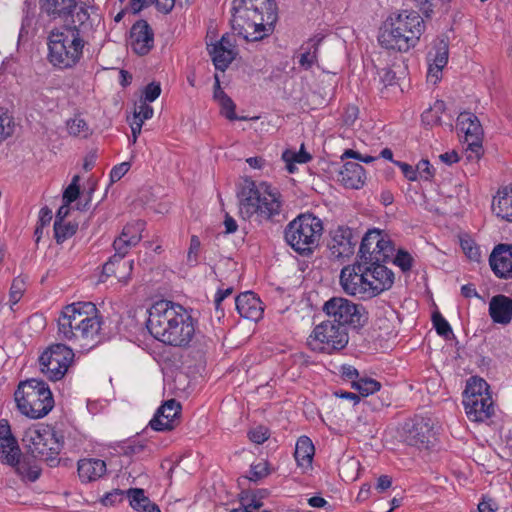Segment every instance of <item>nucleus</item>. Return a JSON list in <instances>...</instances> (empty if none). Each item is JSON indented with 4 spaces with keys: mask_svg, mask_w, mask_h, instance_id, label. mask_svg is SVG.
<instances>
[{
    "mask_svg": "<svg viewBox=\"0 0 512 512\" xmlns=\"http://www.w3.org/2000/svg\"><path fill=\"white\" fill-rule=\"evenodd\" d=\"M492 210L498 217L512 222V186L498 191L492 202Z\"/></svg>",
    "mask_w": 512,
    "mask_h": 512,
    "instance_id": "obj_31",
    "label": "nucleus"
},
{
    "mask_svg": "<svg viewBox=\"0 0 512 512\" xmlns=\"http://www.w3.org/2000/svg\"><path fill=\"white\" fill-rule=\"evenodd\" d=\"M129 45L140 56L148 54L154 46V33L146 20H138L130 29Z\"/></svg>",
    "mask_w": 512,
    "mask_h": 512,
    "instance_id": "obj_22",
    "label": "nucleus"
},
{
    "mask_svg": "<svg viewBox=\"0 0 512 512\" xmlns=\"http://www.w3.org/2000/svg\"><path fill=\"white\" fill-rule=\"evenodd\" d=\"M78 229V225L72 222H54V236L58 244L72 237Z\"/></svg>",
    "mask_w": 512,
    "mask_h": 512,
    "instance_id": "obj_41",
    "label": "nucleus"
},
{
    "mask_svg": "<svg viewBox=\"0 0 512 512\" xmlns=\"http://www.w3.org/2000/svg\"><path fill=\"white\" fill-rule=\"evenodd\" d=\"M489 315L495 323L509 324L512 320V299L501 294L492 297L489 303Z\"/></svg>",
    "mask_w": 512,
    "mask_h": 512,
    "instance_id": "obj_29",
    "label": "nucleus"
},
{
    "mask_svg": "<svg viewBox=\"0 0 512 512\" xmlns=\"http://www.w3.org/2000/svg\"><path fill=\"white\" fill-rule=\"evenodd\" d=\"M239 209L243 218L255 217L259 222H278L283 215L281 195L265 182L257 184L245 179L238 192Z\"/></svg>",
    "mask_w": 512,
    "mask_h": 512,
    "instance_id": "obj_4",
    "label": "nucleus"
},
{
    "mask_svg": "<svg viewBox=\"0 0 512 512\" xmlns=\"http://www.w3.org/2000/svg\"><path fill=\"white\" fill-rule=\"evenodd\" d=\"M366 261L357 259L356 263L344 267L340 273V285L343 291L352 296H358L362 299L374 297L371 285L364 272Z\"/></svg>",
    "mask_w": 512,
    "mask_h": 512,
    "instance_id": "obj_17",
    "label": "nucleus"
},
{
    "mask_svg": "<svg viewBox=\"0 0 512 512\" xmlns=\"http://www.w3.org/2000/svg\"><path fill=\"white\" fill-rule=\"evenodd\" d=\"M145 223L141 220L128 223L122 229L120 235L130 241V244H138L142 239V231Z\"/></svg>",
    "mask_w": 512,
    "mask_h": 512,
    "instance_id": "obj_40",
    "label": "nucleus"
},
{
    "mask_svg": "<svg viewBox=\"0 0 512 512\" xmlns=\"http://www.w3.org/2000/svg\"><path fill=\"white\" fill-rule=\"evenodd\" d=\"M9 441H17L12 435L10 425L8 421L3 420L0 422V448H4V444L7 446Z\"/></svg>",
    "mask_w": 512,
    "mask_h": 512,
    "instance_id": "obj_58",
    "label": "nucleus"
},
{
    "mask_svg": "<svg viewBox=\"0 0 512 512\" xmlns=\"http://www.w3.org/2000/svg\"><path fill=\"white\" fill-rule=\"evenodd\" d=\"M269 474L268 463L261 461L257 464H252L250 467V475L246 477L250 481H258Z\"/></svg>",
    "mask_w": 512,
    "mask_h": 512,
    "instance_id": "obj_51",
    "label": "nucleus"
},
{
    "mask_svg": "<svg viewBox=\"0 0 512 512\" xmlns=\"http://www.w3.org/2000/svg\"><path fill=\"white\" fill-rule=\"evenodd\" d=\"M136 245L137 244H130V241L128 239L120 235L113 242V248L115 250L114 255L125 257L129 250Z\"/></svg>",
    "mask_w": 512,
    "mask_h": 512,
    "instance_id": "obj_53",
    "label": "nucleus"
},
{
    "mask_svg": "<svg viewBox=\"0 0 512 512\" xmlns=\"http://www.w3.org/2000/svg\"><path fill=\"white\" fill-rule=\"evenodd\" d=\"M392 241L378 229L369 230L363 237L358 258L365 261L387 262L394 253Z\"/></svg>",
    "mask_w": 512,
    "mask_h": 512,
    "instance_id": "obj_16",
    "label": "nucleus"
},
{
    "mask_svg": "<svg viewBox=\"0 0 512 512\" xmlns=\"http://www.w3.org/2000/svg\"><path fill=\"white\" fill-rule=\"evenodd\" d=\"M90 14L86 7H80L76 12V19L68 23L61 30H52L48 36V60L59 69L75 67L83 57L86 45L81 32L87 26Z\"/></svg>",
    "mask_w": 512,
    "mask_h": 512,
    "instance_id": "obj_3",
    "label": "nucleus"
},
{
    "mask_svg": "<svg viewBox=\"0 0 512 512\" xmlns=\"http://www.w3.org/2000/svg\"><path fill=\"white\" fill-rule=\"evenodd\" d=\"M384 263L375 262L374 260L366 261L365 268H367V271L364 272V275L369 278L368 281L374 297L390 289L394 283V274Z\"/></svg>",
    "mask_w": 512,
    "mask_h": 512,
    "instance_id": "obj_20",
    "label": "nucleus"
},
{
    "mask_svg": "<svg viewBox=\"0 0 512 512\" xmlns=\"http://www.w3.org/2000/svg\"><path fill=\"white\" fill-rule=\"evenodd\" d=\"M311 158V155L304 150V144L301 145L299 152L287 149L282 153V159L286 163V168L289 173L295 172V163H307Z\"/></svg>",
    "mask_w": 512,
    "mask_h": 512,
    "instance_id": "obj_36",
    "label": "nucleus"
},
{
    "mask_svg": "<svg viewBox=\"0 0 512 512\" xmlns=\"http://www.w3.org/2000/svg\"><path fill=\"white\" fill-rule=\"evenodd\" d=\"M201 242L198 236L192 235L190 245L187 252V263L190 266H195L198 263V254L200 251Z\"/></svg>",
    "mask_w": 512,
    "mask_h": 512,
    "instance_id": "obj_50",
    "label": "nucleus"
},
{
    "mask_svg": "<svg viewBox=\"0 0 512 512\" xmlns=\"http://www.w3.org/2000/svg\"><path fill=\"white\" fill-rule=\"evenodd\" d=\"M195 333L192 317L185 310L167 333L164 344L183 347L190 343Z\"/></svg>",
    "mask_w": 512,
    "mask_h": 512,
    "instance_id": "obj_24",
    "label": "nucleus"
},
{
    "mask_svg": "<svg viewBox=\"0 0 512 512\" xmlns=\"http://www.w3.org/2000/svg\"><path fill=\"white\" fill-rule=\"evenodd\" d=\"M180 412V403L170 399L157 409L149 425L156 431L172 430L179 422Z\"/></svg>",
    "mask_w": 512,
    "mask_h": 512,
    "instance_id": "obj_23",
    "label": "nucleus"
},
{
    "mask_svg": "<svg viewBox=\"0 0 512 512\" xmlns=\"http://www.w3.org/2000/svg\"><path fill=\"white\" fill-rule=\"evenodd\" d=\"M235 305L241 317L257 321L262 318L263 307L261 300L251 291L238 295L235 299Z\"/></svg>",
    "mask_w": 512,
    "mask_h": 512,
    "instance_id": "obj_26",
    "label": "nucleus"
},
{
    "mask_svg": "<svg viewBox=\"0 0 512 512\" xmlns=\"http://www.w3.org/2000/svg\"><path fill=\"white\" fill-rule=\"evenodd\" d=\"M248 436L252 442L256 444H262L269 437L268 429L264 426H258L255 429L249 431Z\"/></svg>",
    "mask_w": 512,
    "mask_h": 512,
    "instance_id": "obj_55",
    "label": "nucleus"
},
{
    "mask_svg": "<svg viewBox=\"0 0 512 512\" xmlns=\"http://www.w3.org/2000/svg\"><path fill=\"white\" fill-rule=\"evenodd\" d=\"M314 452V445L308 437L301 436L297 440L294 456L299 466H310L314 456Z\"/></svg>",
    "mask_w": 512,
    "mask_h": 512,
    "instance_id": "obj_35",
    "label": "nucleus"
},
{
    "mask_svg": "<svg viewBox=\"0 0 512 512\" xmlns=\"http://www.w3.org/2000/svg\"><path fill=\"white\" fill-rule=\"evenodd\" d=\"M461 247L469 259L479 261L481 256L479 248L472 241L462 240Z\"/></svg>",
    "mask_w": 512,
    "mask_h": 512,
    "instance_id": "obj_54",
    "label": "nucleus"
},
{
    "mask_svg": "<svg viewBox=\"0 0 512 512\" xmlns=\"http://www.w3.org/2000/svg\"><path fill=\"white\" fill-rule=\"evenodd\" d=\"M207 48L217 70L224 72L235 59L234 38L228 33L224 34L218 42L207 44Z\"/></svg>",
    "mask_w": 512,
    "mask_h": 512,
    "instance_id": "obj_21",
    "label": "nucleus"
},
{
    "mask_svg": "<svg viewBox=\"0 0 512 512\" xmlns=\"http://www.w3.org/2000/svg\"><path fill=\"white\" fill-rule=\"evenodd\" d=\"M79 8L77 0H39L40 12L36 25L45 28L48 23L56 20L65 24L73 23Z\"/></svg>",
    "mask_w": 512,
    "mask_h": 512,
    "instance_id": "obj_15",
    "label": "nucleus"
},
{
    "mask_svg": "<svg viewBox=\"0 0 512 512\" xmlns=\"http://www.w3.org/2000/svg\"><path fill=\"white\" fill-rule=\"evenodd\" d=\"M489 264L498 278L512 279V245H496L489 256Z\"/></svg>",
    "mask_w": 512,
    "mask_h": 512,
    "instance_id": "obj_25",
    "label": "nucleus"
},
{
    "mask_svg": "<svg viewBox=\"0 0 512 512\" xmlns=\"http://www.w3.org/2000/svg\"><path fill=\"white\" fill-rule=\"evenodd\" d=\"M435 54L433 58L431 57V53L428 54V61L438 65V67H445L448 62L449 55V46L448 42L445 40H440L438 44L435 46Z\"/></svg>",
    "mask_w": 512,
    "mask_h": 512,
    "instance_id": "obj_43",
    "label": "nucleus"
},
{
    "mask_svg": "<svg viewBox=\"0 0 512 512\" xmlns=\"http://www.w3.org/2000/svg\"><path fill=\"white\" fill-rule=\"evenodd\" d=\"M80 193L79 187H75L74 185H69L63 193V202L66 204H71L74 202Z\"/></svg>",
    "mask_w": 512,
    "mask_h": 512,
    "instance_id": "obj_63",
    "label": "nucleus"
},
{
    "mask_svg": "<svg viewBox=\"0 0 512 512\" xmlns=\"http://www.w3.org/2000/svg\"><path fill=\"white\" fill-rule=\"evenodd\" d=\"M459 129L465 134L468 148L478 157L482 149L483 128L478 117L471 112H462L457 118Z\"/></svg>",
    "mask_w": 512,
    "mask_h": 512,
    "instance_id": "obj_18",
    "label": "nucleus"
},
{
    "mask_svg": "<svg viewBox=\"0 0 512 512\" xmlns=\"http://www.w3.org/2000/svg\"><path fill=\"white\" fill-rule=\"evenodd\" d=\"M21 458V450L17 441H9L8 445L0 448V461L11 467L17 465Z\"/></svg>",
    "mask_w": 512,
    "mask_h": 512,
    "instance_id": "obj_37",
    "label": "nucleus"
},
{
    "mask_svg": "<svg viewBox=\"0 0 512 512\" xmlns=\"http://www.w3.org/2000/svg\"><path fill=\"white\" fill-rule=\"evenodd\" d=\"M124 492L119 489H115L111 492L106 493L102 499L101 502L105 506H112L118 502H121L123 500Z\"/></svg>",
    "mask_w": 512,
    "mask_h": 512,
    "instance_id": "obj_59",
    "label": "nucleus"
},
{
    "mask_svg": "<svg viewBox=\"0 0 512 512\" xmlns=\"http://www.w3.org/2000/svg\"><path fill=\"white\" fill-rule=\"evenodd\" d=\"M221 107V114L230 121L246 120V117H239L235 113L236 105L233 100L228 96L218 103Z\"/></svg>",
    "mask_w": 512,
    "mask_h": 512,
    "instance_id": "obj_48",
    "label": "nucleus"
},
{
    "mask_svg": "<svg viewBox=\"0 0 512 512\" xmlns=\"http://www.w3.org/2000/svg\"><path fill=\"white\" fill-rule=\"evenodd\" d=\"M147 328L151 335L164 343L167 333L174 323L180 319L185 309L176 303L168 300H160L154 303L149 309Z\"/></svg>",
    "mask_w": 512,
    "mask_h": 512,
    "instance_id": "obj_11",
    "label": "nucleus"
},
{
    "mask_svg": "<svg viewBox=\"0 0 512 512\" xmlns=\"http://www.w3.org/2000/svg\"><path fill=\"white\" fill-rule=\"evenodd\" d=\"M153 116V108L148 104V102L140 100L139 104L135 105L134 113H133V121L142 120V124L144 120L150 119Z\"/></svg>",
    "mask_w": 512,
    "mask_h": 512,
    "instance_id": "obj_49",
    "label": "nucleus"
},
{
    "mask_svg": "<svg viewBox=\"0 0 512 512\" xmlns=\"http://www.w3.org/2000/svg\"><path fill=\"white\" fill-rule=\"evenodd\" d=\"M311 337L313 349L328 354L342 350L349 341L347 329L329 319L317 325Z\"/></svg>",
    "mask_w": 512,
    "mask_h": 512,
    "instance_id": "obj_12",
    "label": "nucleus"
},
{
    "mask_svg": "<svg viewBox=\"0 0 512 512\" xmlns=\"http://www.w3.org/2000/svg\"><path fill=\"white\" fill-rule=\"evenodd\" d=\"M477 509L478 512H495L497 510V505L491 498L483 497L478 504Z\"/></svg>",
    "mask_w": 512,
    "mask_h": 512,
    "instance_id": "obj_64",
    "label": "nucleus"
},
{
    "mask_svg": "<svg viewBox=\"0 0 512 512\" xmlns=\"http://www.w3.org/2000/svg\"><path fill=\"white\" fill-rule=\"evenodd\" d=\"M394 263L400 267L403 272L410 271L413 264V257L406 251L399 250Z\"/></svg>",
    "mask_w": 512,
    "mask_h": 512,
    "instance_id": "obj_52",
    "label": "nucleus"
},
{
    "mask_svg": "<svg viewBox=\"0 0 512 512\" xmlns=\"http://www.w3.org/2000/svg\"><path fill=\"white\" fill-rule=\"evenodd\" d=\"M424 29V20L418 12L403 11L384 22L378 41L385 49L407 52L416 46Z\"/></svg>",
    "mask_w": 512,
    "mask_h": 512,
    "instance_id": "obj_5",
    "label": "nucleus"
},
{
    "mask_svg": "<svg viewBox=\"0 0 512 512\" xmlns=\"http://www.w3.org/2000/svg\"><path fill=\"white\" fill-rule=\"evenodd\" d=\"M353 388H355L361 396L367 397L376 391H379L381 384L372 378H360L357 381H353Z\"/></svg>",
    "mask_w": 512,
    "mask_h": 512,
    "instance_id": "obj_42",
    "label": "nucleus"
},
{
    "mask_svg": "<svg viewBox=\"0 0 512 512\" xmlns=\"http://www.w3.org/2000/svg\"><path fill=\"white\" fill-rule=\"evenodd\" d=\"M67 130L70 135L79 138H87L92 134V130L90 129L87 122L80 117H74L68 120Z\"/></svg>",
    "mask_w": 512,
    "mask_h": 512,
    "instance_id": "obj_39",
    "label": "nucleus"
},
{
    "mask_svg": "<svg viewBox=\"0 0 512 512\" xmlns=\"http://www.w3.org/2000/svg\"><path fill=\"white\" fill-rule=\"evenodd\" d=\"M74 358L73 349L62 343L49 346L40 356L41 372L51 381L62 379Z\"/></svg>",
    "mask_w": 512,
    "mask_h": 512,
    "instance_id": "obj_13",
    "label": "nucleus"
},
{
    "mask_svg": "<svg viewBox=\"0 0 512 512\" xmlns=\"http://www.w3.org/2000/svg\"><path fill=\"white\" fill-rule=\"evenodd\" d=\"M322 234V220L311 213L297 216L284 230L287 244L302 256H309L314 252L319 246Z\"/></svg>",
    "mask_w": 512,
    "mask_h": 512,
    "instance_id": "obj_6",
    "label": "nucleus"
},
{
    "mask_svg": "<svg viewBox=\"0 0 512 512\" xmlns=\"http://www.w3.org/2000/svg\"><path fill=\"white\" fill-rule=\"evenodd\" d=\"M133 269V261H125L124 257L113 255L103 265V274L107 277L113 276L119 282L127 283Z\"/></svg>",
    "mask_w": 512,
    "mask_h": 512,
    "instance_id": "obj_30",
    "label": "nucleus"
},
{
    "mask_svg": "<svg viewBox=\"0 0 512 512\" xmlns=\"http://www.w3.org/2000/svg\"><path fill=\"white\" fill-rule=\"evenodd\" d=\"M432 321L438 335L449 339L453 332L448 321L439 312L433 314Z\"/></svg>",
    "mask_w": 512,
    "mask_h": 512,
    "instance_id": "obj_45",
    "label": "nucleus"
},
{
    "mask_svg": "<svg viewBox=\"0 0 512 512\" xmlns=\"http://www.w3.org/2000/svg\"><path fill=\"white\" fill-rule=\"evenodd\" d=\"M416 171L417 176L419 175L424 180H431L434 176V168L428 160H421L416 166Z\"/></svg>",
    "mask_w": 512,
    "mask_h": 512,
    "instance_id": "obj_56",
    "label": "nucleus"
},
{
    "mask_svg": "<svg viewBox=\"0 0 512 512\" xmlns=\"http://www.w3.org/2000/svg\"><path fill=\"white\" fill-rule=\"evenodd\" d=\"M130 506L137 512H161L159 507L152 503L141 488H130L126 491Z\"/></svg>",
    "mask_w": 512,
    "mask_h": 512,
    "instance_id": "obj_33",
    "label": "nucleus"
},
{
    "mask_svg": "<svg viewBox=\"0 0 512 512\" xmlns=\"http://www.w3.org/2000/svg\"><path fill=\"white\" fill-rule=\"evenodd\" d=\"M14 131V122L7 112L0 109V142L11 136Z\"/></svg>",
    "mask_w": 512,
    "mask_h": 512,
    "instance_id": "obj_47",
    "label": "nucleus"
},
{
    "mask_svg": "<svg viewBox=\"0 0 512 512\" xmlns=\"http://www.w3.org/2000/svg\"><path fill=\"white\" fill-rule=\"evenodd\" d=\"M488 384L481 378H471L463 393V405L467 417L474 422H483L494 412Z\"/></svg>",
    "mask_w": 512,
    "mask_h": 512,
    "instance_id": "obj_9",
    "label": "nucleus"
},
{
    "mask_svg": "<svg viewBox=\"0 0 512 512\" xmlns=\"http://www.w3.org/2000/svg\"><path fill=\"white\" fill-rule=\"evenodd\" d=\"M323 39V36L317 35L301 46L303 52L300 54L299 64L305 70L310 69L317 61L318 48Z\"/></svg>",
    "mask_w": 512,
    "mask_h": 512,
    "instance_id": "obj_34",
    "label": "nucleus"
},
{
    "mask_svg": "<svg viewBox=\"0 0 512 512\" xmlns=\"http://www.w3.org/2000/svg\"><path fill=\"white\" fill-rule=\"evenodd\" d=\"M402 437L410 446L430 449L437 440L434 420L428 416H414L404 423Z\"/></svg>",
    "mask_w": 512,
    "mask_h": 512,
    "instance_id": "obj_14",
    "label": "nucleus"
},
{
    "mask_svg": "<svg viewBox=\"0 0 512 512\" xmlns=\"http://www.w3.org/2000/svg\"><path fill=\"white\" fill-rule=\"evenodd\" d=\"M102 317L92 302L66 305L58 318V336L81 352H88L101 342Z\"/></svg>",
    "mask_w": 512,
    "mask_h": 512,
    "instance_id": "obj_1",
    "label": "nucleus"
},
{
    "mask_svg": "<svg viewBox=\"0 0 512 512\" xmlns=\"http://www.w3.org/2000/svg\"><path fill=\"white\" fill-rule=\"evenodd\" d=\"M13 468L18 475L31 482L36 481L40 477V469H38L36 466H28L26 463H22L20 460L17 465L13 466Z\"/></svg>",
    "mask_w": 512,
    "mask_h": 512,
    "instance_id": "obj_46",
    "label": "nucleus"
},
{
    "mask_svg": "<svg viewBox=\"0 0 512 512\" xmlns=\"http://www.w3.org/2000/svg\"><path fill=\"white\" fill-rule=\"evenodd\" d=\"M14 396L19 411L32 419L46 416L54 407L52 392L42 380L21 382Z\"/></svg>",
    "mask_w": 512,
    "mask_h": 512,
    "instance_id": "obj_7",
    "label": "nucleus"
},
{
    "mask_svg": "<svg viewBox=\"0 0 512 512\" xmlns=\"http://www.w3.org/2000/svg\"><path fill=\"white\" fill-rule=\"evenodd\" d=\"M446 105L442 100H437L432 107L422 113V121L426 125L441 123V114L445 111Z\"/></svg>",
    "mask_w": 512,
    "mask_h": 512,
    "instance_id": "obj_38",
    "label": "nucleus"
},
{
    "mask_svg": "<svg viewBox=\"0 0 512 512\" xmlns=\"http://www.w3.org/2000/svg\"><path fill=\"white\" fill-rule=\"evenodd\" d=\"M277 19L275 0H233L232 27L246 41H260L269 36Z\"/></svg>",
    "mask_w": 512,
    "mask_h": 512,
    "instance_id": "obj_2",
    "label": "nucleus"
},
{
    "mask_svg": "<svg viewBox=\"0 0 512 512\" xmlns=\"http://www.w3.org/2000/svg\"><path fill=\"white\" fill-rule=\"evenodd\" d=\"M160 93V83L152 82L145 87L144 98L142 100L146 102H153L159 97Z\"/></svg>",
    "mask_w": 512,
    "mask_h": 512,
    "instance_id": "obj_57",
    "label": "nucleus"
},
{
    "mask_svg": "<svg viewBox=\"0 0 512 512\" xmlns=\"http://www.w3.org/2000/svg\"><path fill=\"white\" fill-rule=\"evenodd\" d=\"M378 75L384 86H391L396 83V73L389 67L381 68L378 71Z\"/></svg>",
    "mask_w": 512,
    "mask_h": 512,
    "instance_id": "obj_60",
    "label": "nucleus"
},
{
    "mask_svg": "<svg viewBox=\"0 0 512 512\" xmlns=\"http://www.w3.org/2000/svg\"><path fill=\"white\" fill-rule=\"evenodd\" d=\"M77 471L81 482H94L106 474V462L97 458L81 459L78 461Z\"/></svg>",
    "mask_w": 512,
    "mask_h": 512,
    "instance_id": "obj_27",
    "label": "nucleus"
},
{
    "mask_svg": "<svg viewBox=\"0 0 512 512\" xmlns=\"http://www.w3.org/2000/svg\"><path fill=\"white\" fill-rule=\"evenodd\" d=\"M242 510H250L251 512H258L263 503L255 497L249 499L248 496L241 497Z\"/></svg>",
    "mask_w": 512,
    "mask_h": 512,
    "instance_id": "obj_62",
    "label": "nucleus"
},
{
    "mask_svg": "<svg viewBox=\"0 0 512 512\" xmlns=\"http://www.w3.org/2000/svg\"><path fill=\"white\" fill-rule=\"evenodd\" d=\"M22 440L34 457L46 461L51 467L58 464L63 441L49 426L29 427L25 430Z\"/></svg>",
    "mask_w": 512,
    "mask_h": 512,
    "instance_id": "obj_8",
    "label": "nucleus"
},
{
    "mask_svg": "<svg viewBox=\"0 0 512 512\" xmlns=\"http://www.w3.org/2000/svg\"><path fill=\"white\" fill-rule=\"evenodd\" d=\"M323 312L338 325L354 329L363 327L368 321L365 308L343 297H332L323 305Z\"/></svg>",
    "mask_w": 512,
    "mask_h": 512,
    "instance_id": "obj_10",
    "label": "nucleus"
},
{
    "mask_svg": "<svg viewBox=\"0 0 512 512\" xmlns=\"http://www.w3.org/2000/svg\"><path fill=\"white\" fill-rule=\"evenodd\" d=\"M366 180L365 169L355 162H346L338 174V181L351 189L361 188Z\"/></svg>",
    "mask_w": 512,
    "mask_h": 512,
    "instance_id": "obj_28",
    "label": "nucleus"
},
{
    "mask_svg": "<svg viewBox=\"0 0 512 512\" xmlns=\"http://www.w3.org/2000/svg\"><path fill=\"white\" fill-rule=\"evenodd\" d=\"M357 240L353 231L347 226H339L331 231L328 248L335 259L348 258L353 255Z\"/></svg>",
    "mask_w": 512,
    "mask_h": 512,
    "instance_id": "obj_19",
    "label": "nucleus"
},
{
    "mask_svg": "<svg viewBox=\"0 0 512 512\" xmlns=\"http://www.w3.org/2000/svg\"><path fill=\"white\" fill-rule=\"evenodd\" d=\"M130 167L129 162H122L114 166L110 172L111 182L119 181L129 171Z\"/></svg>",
    "mask_w": 512,
    "mask_h": 512,
    "instance_id": "obj_61",
    "label": "nucleus"
},
{
    "mask_svg": "<svg viewBox=\"0 0 512 512\" xmlns=\"http://www.w3.org/2000/svg\"><path fill=\"white\" fill-rule=\"evenodd\" d=\"M26 289V279L22 276L16 277L11 284L10 288V302L11 306L17 304L22 298Z\"/></svg>",
    "mask_w": 512,
    "mask_h": 512,
    "instance_id": "obj_44",
    "label": "nucleus"
},
{
    "mask_svg": "<svg viewBox=\"0 0 512 512\" xmlns=\"http://www.w3.org/2000/svg\"><path fill=\"white\" fill-rule=\"evenodd\" d=\"M130 506L137 512H161L159 507L152 503L141 488H130L126 491Z\"/></svg>",
    "mask_w": 512,
    "mask_h": 512,
    "instance_id": "obj_32",
    "label": "nucleus"
}]
</instances>
